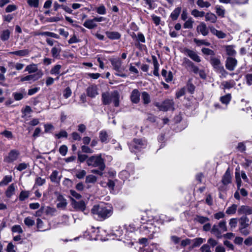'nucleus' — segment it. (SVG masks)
Returning <instances> with one entry per match:
<instances>
[{"instance_id":"f257e3e1","label":"nucleus","mask_w":252,"mask_h":252,"mask_svg":"<svg viewBox=\"0 0 252 252\" xmlns=\"http://www.w3.org/2000/svg\"><path fill=\"white\" fill-rule=\"evenodd\" d=\"M113 207L109 204L100 203L94 205L91 213L97 220H103L110 217L113 214Z\"/></svg>"},{"instance_id":"f03ea898","label":"nucleus","mask_w":252,"mask_h":252,"mask_svg":"<svg viewBox=\"0 0 252 252\" xmlns=\"http://www.w3.org/2000/svg\"><path fill=\"white\" fill-rule=\"evenodd\" d=\"M87 164L88 166L97 167L101 170H104L106 167L104 159L102 158L101 154L90 157L87 160Z\"/></svg>"},{"instance_id":"7ed1b4c3","label":"nucleus","mask_w":252,"mask_h":252,"mask_svg":"<svg viewBox=\"0 0 252 252\" xmlns=\"http://www.w3.org/2000/svg\"><path fill=\"white\" fill-rule=\"evenodd\" d=\"M102 101L104 105H109L112 102L114 104L115 106L118 107L119 105V95L117 91L111 93L106 92L102 94Z\"/></svg>"},{"instance_id":"20e7f679","label":"nucleus","mask_w":252,"mask_h":252,"mask_svg":"<svg viewBox=\"0 0 252 252\" xmlns=\"http://www.w3.org/2000/svg\"><path fill=\"white\" fill-rule=\"evenodd\" d=\"M227 230L226 222L222 220L220 221L218 224H214L211 230L212 234L215 236L218 239L222 238V234Z\"/></svg>"},{"instance_id":"39448f33","label":"nucleus","mask_w":252,"mask_h":252,"mask_svg":"<svg viewBox=\"0 0 252 252\" xmlns=\"http://www.w3.org/2000/svg\"><path fill=\"white\" fill-rule=\"evenodd\" d=\"M147 142L144 139L134 138L129 144V148L131 152L136 153L146 148Z\"/></svg>"},{"instance_id":"423d86ee","label":"nucleus","mask_w":252,"mask_h":252,"mask_svg":"<svg viewBox=\"0 0 252 252\" xmlns=\"http://www.w3.org/2000/svg\"><path fill=\"white\" fill-rule=\"evenodd\" d=\"M113 68L117 72L116 75L123 78L127 77L126 74L123 72L125 70V67L122 65V62L120 59H113L110 60Z\"/></svg>"},{"instance_id":"0eeeda50","label":"nucleus","mask_w":252,"mask_h":252,"mask_svg":"<svg viewBox=\"0 0 252 252\" xmlns=\"http://www.w3.org/2000/svg\"><path fill=\"white\" fill-rule=\"evenodd\" d=\"M158 228H156L152 224L143 225L140 228V230L142 233L148 236L149 239H152L154 234L158 230Z\"/></svg>"},{"instance_id":"6e6552de","label":"nucleus","mask_w":252,"mask_h":252,"mask_svg":"<svg viewBox=\"0 0 252 252\" xmlns=\"http://www.w3.org/2000/svg\"><path fill=\"white\" fill-rule=\"evenodd\" d=\"M155 105L158 107L160 110L163 111L174 110V101L173 99H166L161 104L157 103Z\"/></svg>"},{"instance_id":"1a4fd4ad","label":"nucleus","mask_w":252,"mask_h":252,"mask_svg":"<svg viewBox=\"0 0 252 252\" xmlns=\"http://www.w3.org/2000/svg\"><path fill=\"white\" fill-rule=\"evenodd\" d=\"M43 75V72L41 70H39L38 72L34 74H31L27 75L25 77H23L21 78V81H36L39 78H41Z\"/></svg>"},{"instance_id":"9d476101","label":"nucleus","mask_w":252,"mask_h":252,"mask_svg":"<svg viewBox=\"0 0 252 252\" xmlns=\"http://www.w3.org/2000/svg\"><path fill=\"white\" fill-rule=\"evenodd\" d=\"M183 53L185 55L189 57L193 61L197 63H199L201 62L200 57L197 55L195 51L186 48L184 49Z\"/></svg>"},{"instance_id":"9b49d317","label":"nucleus","mask_w":252,"mask_h":252,"mask_svg":"<svg viewBox=\"0 0 252 252\" xmlns=\"http://www.w3.org/2000/svg\"><path fill=\"white\" fill-rule=\"evenodd\" d=\"M237 65V61L235 58L228 57L225 61V67L229 71H233L235 69Z\"/></svg>"},{"instance_id":"f8f14e48","label":"nucleus","mask_w":252,"mask_h":252,"mask_svg":"<svg viewBox=\"0 0 252 252\" xmlns=\"http://www.w3.org/2000/svg\"><path fill=\"white\" fill-rule=\"evenodd\" d=\"M19 155V152L18 151L16 150H11L4 160L7 162H13L18 158Z\"/></svg>"},{"instance_id":"ddd939ff","label":"nucleus","mask_w":252,"mask_h":252,"mask_svg":"<svg viewBox=\"0 0 252 252\" xmlns=\"http://www.w3.org/2000/svg\"><path fill=\"white\" fill-rule=\"evenodd\" d=\"M238 214L241 215H251L252 214V207L250 206L242 205L240 206L238 210Z\"/></svg>"},{"instance_id":"4468645a","label":"nucleus","mask_w":252,"mask_h":252,"mask_svg":"<svg viewBox=\"0 0 252 252\" xmlns=\"http://www.w3.org/2000/svg\"><path fill=\"white\" fill-rule=\"evenodd\" d=\"M97 90V87L96 85H93L89 86L86 91L87 95L92 98L95 97L98 94Z\"/></svg>"},{"instance_id":"2eb2a0df","label":"nucleus","mask_w":252,"mask_h":252,"mask_svg":"<svg viewBox=\"0 0 252 252\" xmlns=\"http://www.w3.org/2000/svg\"><path fill=\"white\" fill-rule=\"evenodd\" d=\"M231 180L232 177L231 175L230 169L228 168L225 171L222 178L221 182L224 186H226L231 183Z\"/></svg>"},{"instance_id":"dca6fc26","label":"nucleus","mask_w":252,"mask_h":252,"mask_svg":"<svg viewBox=\"0 0 252 252\" xmlns=\"http://www.w3.org/2000/svg\"><path fill=\"white\" fill-rule=\"evenodd\" d=\"M72 204L74 209L84 212L86 209V204L84 201H76L72 199Z\"/></svg>"},{"instance_id":"f3484780","label":"nucleus","mask_w":252,"mask_h":252,"mask_svg":"<svg viewBox=\"0 0 252 252\" xmlns=\"http://www.w3.org/2000/svg\"><path fill=\"white\" fill-rule=\"evenodd\" d=\"M196 30L198 32L200 33L203 36L207 35L209 33L208 28L203 22L201 23L200 24L197 26Z\"/></svg>"},{"instance_id":"a211bd4d","label":"nucleus","mask_w":252,"mask_h":252,"mask_svg":"<svg viewBox=\"0 0 252 252\" xmlns=\"http://www.w3.org/2000/svg\"><path fill=\"white\" fill-rule=\"evenodd\" d=\"M210 63L213 66L214 68L215 69L216 71H217L220 68V67L223 66L220 62V60L215 57L211 58Z\"/></svg>"},{"instance_id":"6ab92c4d","label":"nucleus","mask_w":252,"mask_h":252,"mask_svg":"<svg viewBox=\"0 0 252 252\" xmlns=\"http://www.w3.org/2000/svg\"><path fill=\"white\" fill-rule=\"evenodd\" d=\"M27 95L26 91L25 89H21L20 92L13 93V96L15 100H20Z\"/></svg>"},{"instance_id":"aec40b11","label":"nucleus","mask_w":252,"mask_h":252,"mask_svg":"<svg viewBox=\"0 0 252 252\" xmlns=\"http://www.w3.org/2000/svg\"><path fill=\"white\" fill-rule=\"evenodd\" d=\"M211 32L217 36L219 38H224L226 36V34L221 31H218L216 30L213 27H209Z\"/></svg>"},{"instance_id":"412c9836","label":"nucleus","mask_w":252,"mask_h":252,"mask_svg":"<svg viewBox=\"0 0 252 252\" xmlns=\"http://www.w3.org/2000/svg\"><path fill=\"white\" fill-rule=\"evenodd\" d=\"M105 34L107 37L111 40L119 39L120 38L121 35L118 32H109L107 31Z\"/></svg>"},{"instance_id":"4be33fe9","label":"nucleus","mask_w":252,"mask_h":252,"mask_svg":"<svg viewBox=\"0 0 252 252\" xmlns=\"http://www.w3.org/2000/svg\"><path fill=\"white\" fill-rule=\"evenodd\" d=\"M239 227H248L249 226V219L246 216L241 217L239 220Z\"/></svg>"},{"instance_id":"5701e85b","label":"nucleus","mask_w":252,"mask_h":252,"mask_svg":"<svg viewBox=\"0 0 252 252\" xmlns=\"http://www.w3.org/2000/svg\"><path fill=\"white\" fill-rule=\"evenodd\" d=\"M140 93L137 89H134L132 91L130 98L132 102L137 103L140 100Z\"/></svg>"},{"instance_id":"b1692460","label":"nucleus","mask_w":252,"mask_h":252,"mask_svg":"<svg viewBox=\"0 0 252 252\" xmlns=\"http://www.w3.org/2000/svg\"><path fill=\"white\" fill-rule=\"evenodd\" d=\"M58 201L59 202L57 206L58 208L64 209L67 205V202L66 199L62 195H59L57 198Z\"/></svg>"},{"instance_id":"393cba45","label":"nucleus","mask_w":252,"mask_h":252,"mask_svg":"<svg viewBox=\"0 0 252 252\" xmlns=\"http://www.w3.org/2000/svg\"><path fill=\"white\" fill-rule=\"evenodd\" d=\"M83 26L87 29H93L97 27L94 19H88L83 24Z\"/></svg>"},{"instance_id":"a878e982","label":"nucleus","mask_w":252,"mask_h":252,"mask_svg":"<svg viewBox=\"0 0 252 252\" xmlns=\"http://www.w3.org/2000/svg\"><path fill=\"white\" fill-rule=\"evenodd\" d=\"M39 70L38 69L37 64L34 63L28 65L25 69V71H27L29 73H36Z\"/></svg>"},{"instance_id":"bb28decb","label":"nucleus","mask_w":252,"mask_h":252,"mask_svg":"<svg viewBox=\"0 0 252 252\" xmlns=\"http://www.w3.org/2000/svg\"><path fill=\"white\" fill-rule=\"evenodd\" d=\"M152 58L153 63L154 66V70L153 71V74L154 75H155L156 76H159V73H158L159 64H158V61L157 59L155 56H152Z\"/></svg>"},{"instance_id":"cd10ccee","label":"nucleus","mask_w":252,"mask_h":252,"mask_svg":"<svg viewBox=\"0 0 252 252\" xmlns=\"http://www.w3.org/2000/svg\"><path fill=\"white\" fill-rule=\"evenodd\" d=\"M59 174V173L58 171H53L50 176L51 181L54 183H59L61 179V176H60Z\"/></svg>"},{"instance_id":"c85d7f7f","label":"nucleus","mask_w":252,"mask_h":252,"mask_svg":"<svg viewBox=\"0 0 252 252\" xmlns=\"http://www.w3.org/2000/svg\"><path fill=\"white\" fill-rule=\"evenodd\" d=\"M61 47L59 44L58 46H55L51 49V54L52 57L54 58H59L61 52Z\"/></svg>"},{"instance_id":"c756f323","label":"nucleus","mask_w":252,"mask_h":252,"mask_svg":"<svg viewBox=\"0 0 252 252\" xmlns=\"http://www.w3.org/2000/svg\"><path fill=\"white\" fill-rule=\"evenodd\" d=\"M204 16L206 21H208L212 23H215L217 21V16L212 13H207Z\"/></svg>"},{"instance_id":"7c9ffc66","label":"nucleus","mask_w":252,"mask_h":252,"mask_svg":"<svg viewBox=\"0 0 252 252\" xmlns=\"http://www.w3.org/2000/svg\"><path fill=\"white\" fill-rule=\"evenodd\" d=\"M181 10L182 8L181 7H178L172 11L170 16L172 20L174 21L178 19L181 12Z\"/></svg>"},{"instance_id":"2f4dec72","label":"nucleus","mask_w":252,"mask_h":252,"mask_svg":"<svg viewBox=\"0 0 252 252\" xmlns=\"http://www.w3.org/2000/svg\"><path fill=\"white\" fill-rule=\"evenodd\" d=\"M205 242V239H203L202 238H195L191 240V242L193 243V244L191 246V248L193 249L194 248L197 247Z\"/></svg>"},{"instance_id":"473e14b6","label":"nucleus","mask_w":252,"mask_h":252,"mask_svg":"<svg viewBox=\"0 0 252 252\" xmlns=\"http://www.w3.org/2000/svg\"><path fill=\"white\" fill-rule=\"evenodd\" d=\"M161 74L164 77L165 81L167 82L172 81L173 76L171 71L167 72L165 69H162L161 71Z\"/></svg>"},{"instance_id":"72a5a7b5","label":"nucleus","mask_w":252,"mask_h":252,"mask_svg":"<svg viewBox=\"0 0 252 252\" xmlns=\"http://www.w3.org/2000/svg\"><path fill=\"white\" fill-rule=\"evenodd\" d=\"M225 49L227 55L229 56H234L236 54V51L234 49V47L232 45L225 46Z\"/></svg>"},{"instance_id":"f704fd0d","label":"nucleus","mask_w":252,"mask_h":252,"mask_svg":"<svg viewBox=\"0 0 252 252\" xmlns=\"http://www.w3.org/2000/svg\"><path fill=\"white\" fill-rule=\"evenodd\" d=\"M182 64L186 68L190 69H191L195 65L191 61L187 58H183Z\"/></svg>"},{"instance_id":"c9c22d12","label":"nucleus","mask_w":252,"mask_h":252,"mask_svg":"<svg viewBox=\"0 0 252 252\" xmlns=\"http://www.w3.org/2000/svg\"><path fill=\"white\" fill-rule=\"evenodd\" d=\"M15 190V187L14 184L10 185L7 188L5 191L6 196L7 197H10L13 194H14Z\"/></svg>"},{"instance_id":"e433bc0d","label":"nucleus","mask_w":252,"mask_h":252,"mask_svg":"<svg viewBox=\"0 0 252 252\" xmlns=\"http://www.w3.org/2000/svg\"><path fill=\"white\" fill-rule=\"evenodd\" d=\"M11 54L19 56L20 57H24L29 55V51L27 49L21 50L19 51H14L10 53Z\"/></svg>"},{"instance_id":"4c0bfd02","label":"nucleus","mask_w":252,"mask_h":252,"mask_svg":"<svg viewBox=\"0 0 252 252\" xmlns=\"http://www.w3.org/2000/svg\"><path fill=\"white\" fill-rule=\"evenodd\" d=\"M231 99V94H228L220 97V101H221V102L226 105L229 104Z\"/></svg>"},{"instance_id":"58836bf2","label":"nucleus","mask_w":252,"mask_h":252,"mask_svg":"<svg viewBox=\"0 0 252 252\" xmlns=\"http://www.w3.org/2000/svg\"><path fill=\"white\" fill-rule=\"evenodd\" d=\"M99 138L102 142L107 143L108 139V135L106 131L102 130L99 133Z\"/></svg>"},{"instance_id":"ea45409f","label":"nucleus","mask_w":252,"mask_h":252,"mask_svg":"<svg viewBox=\"0 0 252 252\" xmlns=\"http://www.w3.org/2000/svg\"><path fill=\"white\" fill-rule=\"evenodd\" d=\"M196 4L201 8H208L211 5L210 2L204 1V0H197Z\"/></svg>"},{"instance_id":"a19ab883","label":"nucleus","mask_w":252,"mask_h":252,"mask_svg":"<svg viewBox=\"0 0 252 252\" xmlns=\"http://www.w3.org/2000/svg\"><path fill=\"white\" fill-rule=\"evenodd\" d=\"M100 185L102 187H108L110 189L113 190L115 186V183L114 181L111 180H109L107 183L101 182Z\"/></svg>"},{"instance_id":"79ce46f5","label":"nucleus","mask_w":252,"mask_h":252,"mask_svg":"<svg viewBox=\"0 0 252 252\" xmlns=\"http://www.w3.org/2000/svg\"><path fill=\"white\" fill-rule=\"evenodd\" d=\"M237 209V205L236 204H232L226 209V213L228 215L234 214L236 213Z\"/></svg>"},{"instance_id":"37998d69","label":"nucleus","mask_w":252,"mask_h":252,"mask_svg":"<svg viewBox=\"0 0 252 252\" xmlns=\"http://www.w3.org/2000/svg\"><path fill=\"white\" fill-rule=\"evenodd\" d=\"M97 181V177L92 174L86 176L85 182L86 183H95Z\"/></svg>"},{"instance_id":"c03bdc74","label":"nucleus","mask_w":252,"mask_h":252,"mask_svg":"<svg viewBox=\"0 0 252 252\" xmlns=\"http://www.w3.org/2000/svg\"><path fill=\"white\" fill-rule=\"evenodd\" d=\"M142 99L145 104L149 103L151 101L150 95L146 92L142 93Z\"/></svg>"},{"instance_id":"a18cd8bd","label":"nucleus","mask_w":252,"mask_h":252,"mask_svg":"<svg viewBox=\"0 0 252 252\" xmlns=\"http://www.w3.org/2000/svg\"><path fill=\"white\" fill-rule=\"evenodd\" d=\"M10 33L9 30H4L1 34V39L3 41L7 40L9 38Z\"/></svg>"},{"instance_id":"49530a36","label":"nucleus","mask_w":252,"mask_h":252,"mask_svg":"<svg viewBox=\"0 0 252 252\" xmlns=\"http://www.w3.org/2000/svg\"><path fill=\"white\" fill-rule=\"evenodd\" d=\"M62 66L60 64H57L52 68L50 70L51 74H59L60 73V69Z\"/></svg>"},{"instance_id":"de8ad7c7","label":"nucleus","mask_w":252,"mask_h":252,"mask_svg":"<svg viewBox=\"0 0 252 252\" xmlns=\"http://www.w3.org/2000/svg\"><path fill=\"white\" fill-rule=\"evenodd\" d=\"M24 221L25 225H26L28 227H31L33 226L35 223L34 220L32 219V218L30 217L26 218L24 219Z\"/></svg>"},{"instance_id":"09e8293b","label":"nucleus","mask_w":252,"mask_h":252,"mask_svg":"<svg viewBox=\"0 0 252 252\" xmlns=\"http://www.w3.org/2000/svg\"><path fill=\"white\" fill-rule=\"evenodd\" d=\"M96 11L98 14L100 15H105L106 13V8L103 4H101L96 8Z\"/></svg>"},{"instance_id":"8fccbe9b","label":"nucleus","mask_w":252,"mask_h":252,"mask_svg":"<svg viewBox=\"0 0 252 252\" xmlns=\"http://www.w3.org/2000/svg\"><path fill=\"white\" fill-rule=\"evenodd\" d=\"M234 85L235 82L233 80L224 81L222 83V85L223 86L224 88L225 89L231 88L234 86Z\"/></svg>"},{"instance_id":"3c124183","label":"nucleus","mask_w":252,"mask_h":252,"mask_svg":"<svg viewBox=\"0 0 252 252\" xmlns=\"http://www.w3.org/2000/svg\"><path fill=\"white\" fill-rule=\"evenodd\" d=\"M193 41L198 46L204 45L209 46L210 45V43L205 40H200L197 38H194L193 39Z\"/></svg>"},{"instance_id":"603ef678","label":"nucleus","mask_w":252,"mask_h":252,"mask_svg":"<svg viewBox=\"0 0 252 252\" xmlns=\"http://www.w3.org/2000/svg\"><path fill=\"white\" fill-rule=\"evenodd\" d=\"M195 220L198 222L203 224L205 222H206L209 220V219L207 217H203L201 216H197Z\"/></svg>"},{"instance_id":"864d4df0","label":"nucleus","mask_w":252,"mask_h":252,"mask_svg":"<svg viewBox=\"0 0 252 252\" xmlns=\"http://www.w3.org/2000/svg\"><path fill=\"white\" fill-rule=\"evenodd\" d=\"M88 156L85 154H82L80 152L78 153V160L80 162H83L85 161H87V159L89 158Z\"/></svg>"},{"instance_id":"5fc2aeb1","label":"nucleus","mask_w":252,"mask_h":252,"mask_svg":"<svg viewBox=\"0 0 252 252\" xmlns=\"http://www.w3.org/2000/svg\"><path fill=\"white\" fill-rule=\"evenodd\" d=\"M191 14L195 17H202L205 15V12L203 11H199L197 9H193L191 11Z\"/></svg>"},{"instance_id":"6e6d98bb","label":"nucleus","mask_w":252,"mask_h":252,"mask_svg":"<svg viewBox=\"0 0 252 252\" xmlns=\"http://www.w3.org/2000/svg\"><path fill=\"white\" fill-rule=\"evenodd\" d=\"M86 171L84 170H79L76 171V177L79 179H83L86 175Z\"/></svg>"},{"instance_id":"4d7b16f0","label":"nucleus","mask_w":252,"mask_h":252,"mask_svg":"<svg viewBox=\"0 0 252 252\" xmlns=\"http://www.w3.org/2000/svg\"><path fill=\"white\" fill-rule=\"evenodd\" d=\"M29 192L28 191H22L19 195V200L24 201L25 199L29 197Z\"/></svg>"},{"instance_id":"13d9d810","label":"nucleus","mask_w":252,"mask_h":252,"mask_svg":"<svg viewBox=\"0 0 252 252\" xmlns=\"http://www.w3.org/2000/svg\"><path fill=\"white\" fill-rule=\"evenodd\" d=\"M129 176V173L126 170H123L119 174L120 177L123 180L128 179Z\"/></svg>"},{"instance_id":"bf43d9fd","label":"nucleus","mask_w":252,"mask_h":252,"mask_svg":"<svg viewBox=\"0 0 252 252\" xmlns=\"http://www.w3.org/2000/svg\"><path fill=\"white\" fill-rule=\"evenodd\" d=\"M39 0H27L28 4L31 6L36 8L38 6Z\"/></svg>"},{"instance_id":"052dcab7","label":"nucleus","mask_w":252,"mask_h":252,"mask_svg":"<svg viewBox=\"0 0 252 252\" xmlns=\"http://www.w3.org/2000/svg\"><path fill=\"white\" fill-rule=\"evenodd\" d=\"M235 179H236L237 188L238 189H240V188L241 186L242 181H241V179L240 178V174L239 172H235Z\"/></svg>"},{"instance_id":"680f3d73","label":"nucleus","mask_w":252,"mask_h":252,"mask_svg":"<svg viewBox=\"0 0 252 252\" xmlns=\"http://www.w3.org/2000/svg\"><path fill=\"white\" fill-rule=\"evenodd\" d=\"M81 148L82 152L83 153L92 154L94 152V151L92 149H91L89 147L86 145L82 146Z\"/></svg>"},{"instance_id":"e2e57ef3","label":"nucleus","mask_w":252,"mask_h":252,"mask_svg":"<svg viewBox=\"0 0 252 252\" xmlns=\"http://www.w3.org/2000/svg\"><path fill=\"white\" fill-rule=\"evenodd\" d=\"M202 52L205 55H215V52L211 49L206 48H203L201 49Z\"/></svg>"},{"instance_id":"0e129e2a","label":"nucleus","mask_w":252,"mask_h":252,"mask_svg":"<svg viewBox=\"0 0 252 252\" xmlns=\"http://www.w3.org/2000/svg\"><path fill=\"white\" fill-rule=\"evenodd\" d=\"M12 177L11 175H7L4 177L3 180L1 182V185H6L12 181Z\"/></svg>"},{"instance_id":"69168bd1","label":"nucleus","mask_w":252,"mask_h":252,"mask_svg":"<svg viewBox=\"0 0 252 252\" xmlns=\"http://www.w3.org/2000/svg\"><path fill=\"white\" fill-rule=\"evenodd\" d=\"M237 224V220L236 218H232L229 220V225L231 229L235 228Z\"/></svg>"},{"instance_id":"338daca9","label":"nucleus","mask_w":252,"mask_h":252,"mask_svg":"<svg viewBox=\"0 0 252 252\" xmlns=\"http://www.w3.org/2000/svg\"><path fill=\"white\" fill-rule=\"evenodd\" d=\"M12 231L13 232H17L19 234L22 233L23 232L21 227L18 225H14L12 228Z\"/></svg>"},{"instance_id":"774afa93","label":"nucleus","mask_w":252,"mask_h":252,"mask_svg":"<svg viewBox=\"0 0 252 252\" xmlns=\"http://www.w3.org/2000/svg\"><path fill=\"white\" fill-rule=\"evenodd\" d=\"M201 252H211L210 247L208 244H204L200 248Z\"/></svg>"}]
</instances>
